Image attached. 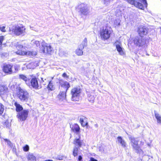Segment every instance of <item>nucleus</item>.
Segmentation results:
<instances>
[{
    "mask_svg": "<svg viewBox=\"0 0 161 161\" xmlns=\"http://www.w3.org/2000/svg\"><path fill=\"white\" fill-rule=\"evenodd\" d=\"M9 33L17 36H23L25 34L26 28L25 26L20 24L11 25L9 27Z\"/></svg>",
    "mask_w": 161,
    "mask_h": 161,
    "instance_id": "1",
    "label": "nucleus"
},
{
    "mask_svg": "<svg viewBox=\"0 0 161 161\" xmlns=\"http://www.w3.org/2000/svg\"><path fill=\"white\" fill-rule=\"evenodd\" d=\"M16 46L17 49H19L16 52L17 54L21 55H26L30 56H35L37 54V53L36 51H23L24 48V47L18 43H17Z\"/></svg>",
    "mask_w": 161,
    "mask_h": 161,
    "instance_id": "2",
    "label": "nucleus"
},
{
    "mask_svg": "<svg viewBox=\"0 0 161 161\" xmlns=\"http://www.w3.org/2000/svg\"><path fill=\"white\" fill-rule=\"evenodd\" d=\"M76 8L79 10V12L81 15L86 16L90 12L87 4L85 3H83L79 4Z\"/></svg>",
    "mask_w": 161,
    "mask_h": 161,
    "instance_id": "3",
    "label": "nucleus"
},
{
    "mask_svg": "<svg viewBox=\"0 0 161 161\" xmlns=\"http://www.w3.org/2000/svg\"><path fill=\"white\" fill-rule=\"evenodd\" d=\"M19 90L18 96L19 99L22 101L27 102L28 100L29 97L28 92L25 90L22 89L20 87L19 88Z\"/></svg>",
    "mask_w": 161,
    "mask_h": 161,
    "instance_id": "4",
    "label": "nucleus"
},
{
    "mask_svg": "<svg viewBox=\"0 0 161 161\" xmlns=\"http://www.w3.org/2000/svg\"><path fill=\"white\" fill-rule=\"evenodd\" d=\"M81 92V90L79 87H75L71 91L72 100L73 101H78Z\"/></svg>",
    "mask_w": 161,
    "mask_h": 161,
    "instance_id": "5",
    "label": "nucleus"
},
{
    "mask_svg": "<svg viewBox=\"0 0 161 161\" xmlns=\"http://www.w3.org/2000/svg\"><path fill=\"white\" fill-rule=\"evenodd\" d=\"M133 42L135 45L138 47H142L146 43V40L142 37L137 36L133 39Z\"/></svg>",
    "mask_w": 161,
    "mask_h": 161,
    "instance_id": "6",
    "label": "nucleus"
},
{
    "mask_svg": "<svg viewBox=\"0 0 161 161\" xmlns=\"http://www.w3.org/2000/svg\"><path fill=\"white\" fill-rule=\"evenodd\" d=\"M41 46L40 47V51L44 53L50 54L52 48L50 46H48L47 44L44 42L41 43Z\"/></svg>",
    "mask_w": 161,
    "mask_h": 161,
    "instance_id": "7",
    "label": "nucleus"
},
{
    "mask_svg": "<svg viewBox=\"0 0 161 161\" xmlns=\"http://www.w3.org/2000/svg\"><path fill=\"white\" fill-rule=\"evenodd\" d=\"M87 40L85 38L81 43L78 46V48L76 50V54L78 56H80L83 54V49L84 47L87 45Z\"/></svg>",
    "mask_w": 161,
    "mask_h": 161,
    "instance_id": "8",
    "label": "nucleus"
},
{
    "mask_svg": "<svg viewBox=\"0 0 161 161\" xmlns=\"http://www.w3.org/2000/svg\"><path fill=\"white\" fill-rule=\"evenodd\" d=\"M111 33V31L108 29H103L100 31L101 37L103 40H107L110 37Z\"/></svg>",
    "mask_w": 161,
    "mask_h": 161,
    "instance_id": "9",
    "label": "nucleus"
},
{
    "mask_svg": "<svg viewBox=\"0 0 161 161\" xmlns=\"http://www.w3.org/2000/svg\"><path fill=\"white\" fill-rule=\"evenodd\" d=\"M28 113L29 111L28 110H24L19 113L17 116L20 121H24L27 118Z\"/></svg>",
    "mask_w": 161,
    "mask_h": 161,
    "instance_id": "10",
    "label": "nucleus"
},
{
    "mask_svg": "<svg viewBox=\"0 0 161 161\" xmlns=\"http://www.w3.org/2000/svg\"><path fill=\"white\" fill-rule=\"evenodd\" d=\"M129 139L131 141V145L136 152H138L139 150V146L138 145V141L134 137L130 136Z\"/></svg>",
    "mask_w": 161,
    "mask_h": 161,
    "instance_id": "11",
    "label": "nucleus"
},
{
    "mask_svg": "<svg viewBox=\"0 0 161 161\" xmlns=\"http://www.w3.org/2000/svg\"><path fill=\"white\" fill-rule=\"evenodd\" d=\"M59 88L60 90L66 92H67L70 87L69 83L65 81L61 80L59 81Z\"/></svg>",
    "mask_w": 161,
    "mask_h": 161,
    "instance_id": "12",
    "label": "nucleus"
},
{
    "mask_svg": "<svg viewBox=\"0 0 161 161\" xmlns=\"http://www.w3.org/2000/svg\"><path fill=\"white\" fill-rule=\"evenodd\" d=\"M127 2L129 3L134 5L136 8L142 10L144 9V7L141 3L138 2L137 1L133 0H126Z\"/></svg>",
    "mask_w": 161,
    "mask_h": 161,
    "instance_id": "13",
    "label": "nucleus"
},
{
    "mask_svg": "<svg viewBox=\"0 0 161 161\" xmlns=\"http://www.w3.org/2000/svg\"><path fill=\"white\" fill-rule=\"evenodd\" d=\"M78 136V137H76L74 140L73 143L75 145V147L80 148L82 146H84V143L83 141L80 139V135Z\"/></svg>",
    "mask_w": 161,
    "mask_h": 161,
    "instance_id": "14",
    "label": "nucleus"
},
{
    "mask_svg": "<svg viewBox=\"0 0 161 161\" xmlns=\"http://www.w3.org/2000/svg\"><path fill=\"white\" fill-rule=\"evenodd\" d=\"M137 32L139 36L143 37L147 34L148 29L145 26H140L138 28Z\"/></svg>",
    "mask_w": 161,
    "mask_h": 161,
    "instance_id": "15",
    "label": "nucleus"
},
{
    "mask_svg": "<svg viewBox=\"0 0 161 161\" xmlns=\"http://www.w3.org/2000/svg\"><path fill=\"white\" fill-rule=\"evenodd\" d=\"M30 84L29 85L31 86L34 89H39L41 88L39 86L37 79L36 77L32 78L30 81Z\"/></svg>",
    "mask_w": 161,
    "mask_h": 161,
    "instance_id": "16",
    "label": "nucleus"
},
{
    "mask_svg": "<svg viewBox=\"0 0 161 161\" xmlns=\"http://www.w3.org/2000/svg\"><path fill=\"white\" fill-rule=\"evenodd\" d=\"M114 45L116 46L117 51L120 55H123L124 54L123 48L121 46V43L119 41H116L114 43Z\"/></svg>",
    "mask_w": 161,
    "mask_h": 161,
    "instance_id": "17",
    "label": "nucleus"
},
{
    "mask_svg": "<svg viewBox=\"0 0 161 161\" xmlns=\"http://www.w3.org/2000/svg\"><path fill=\"white\" fill-rule=\"evenodd\" d=\"M12 66L10 64H4L3 67V70L6 73L11 74L12 73Z\"/></svg>",
    "mask_w": 161,
    "mask_h": 161,
    "instance_id": "18",
    "label": "nucleus"
},
{
    "mask_svg": "<svg viewBox=\"0 0 161 161\" xmlns=\"http://www.w3.org/2000/svg\"><path fill=\"white\" fill-rule=\"evenodd\" d=\"M18 78L25 81L27 85L29 86L30 84V80L31 78L29 76H26L24 74H20L19 75Z\"/></svg>",
    "mask_w": 161,
    "mask_h": 161,
    "instance_id": "19",
    "label": "nucleus"
},
{
    "mask_svg": "<svg viewBox=\"0 0 161 161\" xmlns=\"http://www.w3.org/2000/svg\"><path fill=\"white\" fill-rule=\"evenodd\" d=\"M8 92V89L6 86L0 85V95L2 97Z\"/></svg>",
    "mask_w": 161,
    "mask_h": 161,
    "instance_id": "20",
    "label": "nucleus"
},
{
    "mask_svg": "<svg viewBox=\"0 0 161 161\" xmlns=\"http://www.w3.org/2000/svg\"><path fill=\"white\" fill-rule=\"evenodd\" d=\"M70 127L73 132L76 133V135H80L79 132L80 130V128L78 125L76 124L70 125Z\"/></svg>",
    "mask_w": 161,
    "mask_h": 161,
    "instance_id": "21",
    "label": "nucleus"
},
{
    "mask_svg": "<svg viewBox=\"0 0 161 161\" xmlns=\"http://www.w3.org/2000/svg\"><path fill=\"white\" fill-rule=\"evenodd\" d=\"M66 92L64 91L61 90L59 93L58 95V97L59 100H63L66 99Z\"/></svg>",
    "mask_w": 161,
    "mask_h": 161,
    "instance_id": "22",
    "label": "nucleus"
},
{
    "mask_svg": "<svg viewBox=\"0 0 161 161\" xmlns=\"http://www.w3.org/2000/svg\"><path fill=\"white\" fill-rule=\"evenodd\" d=\"M117 141L118 143H119L123 147H126V143L121 136H119L117 137Z\"/></svg>",
    "mask_w": 161,
    "mask_h": 161,
    "instance_id": "23",
    "label": "nucleus"
},
{
    "mask_svg": "<svg viewBox=\"0 0 161 161\" xmlns=\"http://www.w3.org/2000/svg\"><path fill=\"white\" fill-rule=\"evenodd\" d=\"M27 158L29 161H36V158L32 153H30L27 157Z\"/></svg>",
    "mask_w": 161,
    "mask_h": 161,
    "instance_id": "24",
    "label": "nucleus"
},
{
    "mask_svg": "<svg viewBox=\"0 0 161 161\" xmlns=\"http://www.w3.org/2000/svg\"><path fill=\"white\" fill-rule=\"evenodd\" d=\"M14 105L16 107V110L17 112H20L23 110V107L17 102H15Z\"/></svg>",
    "mask_w": 161,
    "mask_h": 161,
    "instance_id": "25",
    "label": "nucleus"
},
{
    "mask_svg": "<svg viewBox=\"0 0 161 161\" xmlns=\"http://www.w3.org/2000/svg\"><path fill=\"white\" fill-rule=\"evenodd\" d=\"M80 122L81 125L83 126H85L88 125V123L86 122V119L85 117L80 118Z\"/></svg>",
    "mask_w": 161,
    "mask_h": 161,
    "instance_id": "26",
    "label": "nucleus"
},
{
    "mask_svg": "<svg viewBox=\"0 0 161 161\" xmlns=\"http://www.w3.org/2000/svg\"><path fill=\"white\" fill-rule=\"evenodd\" d=\"M154 112L155 116L157 120L158 123L161 124V117L160 115L156 111H154Z\"/></svg>",
    "mask_w": 161,
    "mask_h": 161,
    "instance_id": "27",
    "label": "nucleus"
},
{
    "mask_svg": "<svg viewBox=\"0 0 161 161\" xmlns=\"http://www.w3.org/2000/svg\"><path fill=\"white\" fill-rule=\"evenodd\" d=\"M48 89L51 91H53L55 89V87L53 85V83L52 81H49L47 86Z\"/></svg>",
    "mask_w": 161,
    "mask_h": 161,
    "instance_id": "28",
    "label": "nucleus"
},
{
    "mask_svg": "<svg viewBox=\"0 0 161 161\" xmlns=\"http://www.w3.org/2000/svg\"><path fill=\"white\" fill-rule=\"evenodd\" d=\"M79 148H78L77 147H75L74 148L73 154L74 157H75L78 155V149H79Z\"/></svg>",
    "mask_w": 161,
    "mask_h": 161,
    "instance_id": "29",
    "label": "nucleus"
},
{
    "mask_svg": "<svg viewBox=\"0 0 161 161\" xmlns=\"http://www.w3.org/2000/svg\"><path fill=\"white\" fill-rule=\"evenodd\" d=\"M113 0H101L102 3L106 6L108 5L111 1H113Z\"/></svg>",
    "mask_w": 161,
    "mask_h": 161,
    "instance_id": "30",
    "label": "nucleus"
},
{
    "mask_svg": "<svg viewBox=\"0 0 161 161\" xmlns=\"http://www.w3.org/2000/svg\"><path fill=\"white\" fill-rule=\"evenodd\" d=\"M88 99L89 102L93 103L94 99V96L91 95H88Z\"/></svg>",
    "mask_w": 161,
    "mask_h": 161,
    "instance_id": "31",
    "label": "nucleus"
},
{
    "mask_svg": "<svg viewBox=\"0 0 161 161\" xmlns=\"http://www.w3.org/2000/svg\"><path fill=\"white\" fill-rule=\"evenodd\" d=\"M120 20L119 19H116L114 22V25L115 26H119L120 25Z\"/></svg>",
    "mask_w": 161,
    "mask_h": 161,
    "instance_id": "32",
    "label": "nucleus"
},
{
    "mask_svg": "<svg viewBox=\"0 0 161 161\" xmlns=\"http://www.w3.org/2000/svg\"><path fill=\"white\" fill-rule=\"evenodd\" d=\"M64 158V156L61 155H58L57 156L55 157V158L59 160H62Z\"/></svg>",
    "mask_w": 161,
    "mask_h": 161,
    "instance_id": "33",
    "label": "nucleus"
},
{
    "mask_svg": "<svg viewBox=\"0 0 161 161\" xmlns=\"http://www.w3.org/2000/svg\"><path fill=\"white\" fill-rule=\"evenodd\" d=\"M4 110V106L0 103V115H1Z\"/></svg>",
    "mask_w": 161,
    "mask_h": 161,
    "instance_id": "34",
    "label": "nucleus"
},
{
    "mask_svg": "<svg viewBox=\"0 0 161 161\" xmlns=\"http://www.w3.org/2000/svg\"><path fill=\"white\" fill-rule=\"evenodd\" d=\"M32 43L36 45L37 47H41L40 46V43L38 41L34 40L32 41Z\"/></svg>",
    "mask_w": 161,
    "mask_h": 161,
    "instance_id": "35",
    "label": "nucleus"
},
{
    "mask_svg": "<svg viewBox=\"0 0 161 161\" xmlns=\"http://www.w3.org/2000/svg\"><path fill=\"white\" fill-rule=\"evenodd\" d=\"M4 125L7 128H9L11 126V124L8 121L6 120L4 122Z\"/></svg>",
    "mask_w": 161,
    "mask_h": 161,
    "instance_id": "36",
    "label": "nucleus"
},
{
    "mask_svg": "<svg viewBox=\"0 0 161 161\" xmlns=\"http://www.w3.org/2000/svg\"><path fill=\"white\" fill-rule=\"evenodd\" d=\"M4 140L7 143V144L11 147L13 146V144L11 142L7 139H5Z\"/></svg>",
    "mask_w": 161,
    "mask_h": 161,
    "instance_id": "37",
    "label": "nucleus"
},
{
    "mask_svg": "<svg viewBox=\"0 0 161 161\" xmlns=\"http://www.w3.org/2000/svg\"><path fill=\"white\" fill-rule=\"evenodd\" d=\"M29 147L28 145H26L23 147V150L25 152H27L29 151Z\"/></svg>",
    "mask_w": 161,
    "mask_h": 161,
    "instance_id": "38",
    "label": "nucleus"
},
{
    "mask_svg": "<svg viewBox=\"0 0 161 161\" xmlns=\"http://www.w3.org/2000/svg\"><path fill=\"white\" fill-rule=\"evenodd\" d=\"M139 1L141 2L144 4L145 7L146 8L147 7V3L146 0H139Z\"/></svg>",
    "mask_w": 161,
    "mask_h": 161,
    "instance_id": "39",
    "label": "nucleus"
},
{
    "mask_svg": "<svg viewBox=\"0 0 161 161\" xmlns=\"http://www.w3.org/2000/svg\"><path fill=\"white\" fill-rule=\"evenodd\" d=\"M4 39V37L3 36H0V46H1Z\"/></svg>",
    "mask_w": 161,
    "mask_h": 161,
    "instance_id": "40",
    "label": "nucleus"
},
{
    "mask_svg": "<svg viewBox=\"0 0 161 161\" xmlns=\"http://www.w3.org/2000/svg\"><path fill=\"white\" fill-rule=\"evenodd\" d=\"M116 12L118 14V15H121L122 12L121 10L120 9H117L116 10Z\"/></svg>",
    "mask_w": 161,
    "mask_h": 161,
    "instance_id": "41",
    "label": "nucleus"
},
{
    "mask_svg": "<svg viewBox=\"0 0 161 161\" xmlns=\"http://www.w3.org/2000/svg\"><path fill=\"white\" fill-rule=\"evenodd\" d=\"M5 26H2L0 27V30L3 32H6V30L5 29Z\"/></svg>",
    "mask_w": 161,
    "mask_h": 161,
    "instance_id": "42",
    "label": "nucleus"
},
{
    "mask_svg": "<svg viewBox=\"0 0 161 161\" xmlns=\"http://www.w3.org/2000/svg\"><path fill=\"white\" fill-rule=\"evenodd\" d=\"M62 76L66 78V79L68 78L69 77V76L67 75V74L65 73H64L63 74Z\"/></svg>",
    "mask_w": 161,
    "mask_h": 161,
    "instance_id": "43",
    "label": "nucleus"
},
{
    "mask_svg": "<svg viewBox=\"0 0 161 161\" xmlns=\"http://www.w3.org/2000/svg\"><path fill=\"white\" fill-rule=\"evenodd\" d=\"M82 156L80 155L78 157V161H82Z\"/></svg>",
    "mask_w": 161,
    "mask_h": 161,
    "instance_id": "44",
    "label": "nucleus"
},
{
    "mask_svg": "<svg viewBox=\"0 0 161 161\" xmlns=\"http://www.w3.org/2000/svg\"><path fill=\"white\" fill-rule=\"evenodd\" d=\"M44 161H53L52 160L48 159V160H45Z\"/></svg>",
    "mask_w": 161,
    "mask_h": 161,
    "instance_id": "45",
    "label": "nucleus"
},
{
    "mask_svg": "<svg viewBox=\"0 0 161 161\" xmlns=\"http://www.w3.org/2000/svg\"><path fill=\"white\" fill-rule=\"evenodd\" d=\"M41 79H42V82H44V80H43V78H41Z\"/></svg>",
    "mask_w": 161,
    "mask_h": 161,
    "instance_id": "46",
    "label": "nucleus"
},
{
    "mask_svg": "<svg viewBox=\"0 0 161 161\" xmlns=\"http://www.w3.org/2000/svg\"><path fill=\"white\" fill-rule=\"evenodd\" d=\"M4 56H5V55L7 54L6 53H4Z\"/></svg>",
    "mask_w": 161,
    "mask_h": 161,
    "instance_id": "47",
    "label": "nucleus"
}]
</instances>
